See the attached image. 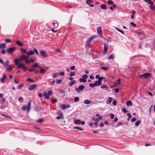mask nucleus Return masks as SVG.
Listing matches in <instances>:
<instances>
[{
  "label": "nucleus",
  "instance_id": "obj_54",
  "mask_svg": "<svg viewBox=\"0 0 155 155\" xmlns=\"http://www.w3.org/2000/svg\"><path fill=\"white\" fill-rule=\"evenodd\" d=\"M82 77L84 79H86L87 78V75L85 74L83 75Z\"/></svg>",
  "mask_w": 155,
  "mask_h": 155
},
{
  "label": "nucleus",
  "instance_id": "obj_20",
  "mask_svg": "<svg viewBox=\"0 0 155 155\" xmlns=\"http://www.w3.org/2000/svg\"><path fill=\"white\" fill-rule=\"evenodd\" d=\"M6 44L5 43H3L0 45V47L2 49H4L6 47Z\"/></svg>",
  "mask_w": 155,
  "mask_h": 155
},
{
  "label": "nucleus",
  "instance_id": "obj_18",
  "mask_svg": "<svg viewBox=\"0 0 155 155\" xmlns=\"http://www.w3.org/2000/svg\"><path fill=\"white\" fill-rule=\"evenodd\" d=\"M26 54H28V55H33L34 54L33 51L32 50L29 51L28 52H26Z\"/></svg>",
  "mask_w": 155,
  "mask_h": 155
},
{
  "label": "nucleus",
  "instance_id": "obj_30",
  "mask_svg": "<svg viewBox=\"0 0 155 155\" xmlns=\"http://www.w3.org/2000/svg\"><path fill=\"white\" fill-rule=\"evenodd\" d=\"M114 58V56L113 54H110L108 58V59H113Z\"/></svg>",
  "mask_w": 155,
  "mask_h": 155
},
{
  "label": "nucleus",
  "instance_id": "obj_8",
  "mask_svg": "<svg viewBox=\"0 0 155 155\" xmlns=\"http://www.w3.org/2000/svg\"><path fill=\"white\" fill-rule=\"evenodd\" d=\"M40 54L44 58L46 57L47 55L46 52L43 50H40Z\"/></svg>",
  "mask_w": 155,
  "mask_h": 155
},
{
  "label": "nucleus",
  "instance_id": "obj_12",
  "mask_svg": "<svg viewBox=\"0 0 155 155\" xmlns=\"http://www.w3.org/2000/svg\"><path fill=\"white\" fill-rule=\"evenodd\" d=\"M16 44L18 46L22 47L23 46V44L18 40L16 41Z\"/></svg>",
  "mask_w": 155,
  "mask_h": 155
},
{
  "label": "nucleus",
  "instance_id": "obj_28",
  "mask_svg": "<svg viewBox=\"0 0 155 155\" xmlns=\"http://www.w3.org/2000/svg\"><path fill=\"white\" fill-rule=\"evenodd\" d=\"M101 8L103 9H107L106 5L104 4L101 5Z\"/></svg>",
  "mask_w": 155,
  "mask_h": 155
},
{
  "label": "nucleus",
  "instance_id": "obj_37",
  "mask_svg": "<svg viewBox=\"0 0 155 155\" xmlns=\"http://www.w3.org/2000/svg\"><path fill=\"white\" fill-rule=\"evenodd\" d=\"M11 40L10 39H7L5 40V41L7 43H10L11 42Z\"/></svg>",
  "mask_w": 155,
  "mask_h": 155
},
{
  "label": "nucleus",
  "instance_id": "obj_4",
  "mask_svg": "<svg viewBox=\"0 0 155 155\" xmlns=\"http://www.w3.org/2000/svg\"><path fill=\"white\" fill-rule=\"evenodd\" d=\"M15 49V47L10 48L7 50V51L8 54H10L13 52Z\"/></svg>",
  "mask_w": 155,
  "mask_h": 155
},
{
  "label": "nucleus",
  "instance_id": "obj_24",
  "mask_svg": "<svg viewBox=\"0 0 155 155\" xmlns=\"http://www.w3.org/2000/svg\"><path fill=\"white\" fill-rule=\"evenodd\" d=\"M27 81H30L31 83H35V81L32 79L30 78H28L26 80Z\"/></svg>",
  "mask_w": 155,
  "mask_h": 155
},
{
  "label": "nucleus",
  "instance_id": "obj_17",
  "mask_svg": "<svg viewBox=\"0 0 155 155\" xmlns=\"http://www.w3.org/2000/svg\"><path fill=\"white\" fill-rule=\"evenodd\" d=\"M101 83L99 82L98 81H96L94 82V85L95 86H100L101 84Z\"/></svg>",
  "mask_w": 155,
  "mask_h": 155
},
{
  "label": "nucleus",
  "instance_id": "obj_14",
  "mask_svg": "<svg viewBox=\"0 0 155 155\" xmlns=\"http://www.w3.org/2000/svg\"><path fill=\"white\" fill-rule=\"evenodd\" d=\"M113 100V98L112 97H109L107 101V104H110L111 103V101Z\"/></svg>",
  "mask_w": 155,
  "mask_h": 155
},
{
  "label": "nucleus",
  "instance_id": "obj_26",
  "mask_svg": "<svg viewBox=\"0 0 155 155\" xmlns=\"http://www.w3.org/2000/svg\"><path fill=\"white\" fill-rule=\"evenodd\" d=\"M74 129L78 130L81 131H82L83 130V128L78 127H74Z\"/></svg>",
  "mask_w": 155,
  "mask_h": 155
},
{
  "label": "nucleus",
  "instance_id": "obj_63",
  "mask_svg": "<svg viewBox=\"0 0 155 155\" xmlns=\"http://www.w3.org/2000/svg\"><path fill=\"white\" fill-rule=\"evenodd\" d=\"M148 95H150L151 96H152L153 95L152 93L150 91H148Z\"/></svg>",
  "mask_w": 155,
  "mask_h": 155
},
{
  "label": "nucleus",
  "instance_id": "obj_55",
  "mask_svg": "<svg viewBox=\"0 0 155 155\" xmlns=\"http://www.w3.org/2000/svg\"><path fill=\"white\" fill-rule=\"evenodd\" d=\"M23 84H21L19 85L18 87V89H20L23 86Z\"/></svg>",
  "mask_w": 155,
  "mask_h": 155
},
{
  "label": "nucleus",
  "instance_id": "obj_23",
  "mask_svg": "<svg viewBox=\"0 0 155 155\" xmlns=\"http://www.w3.org/2000/svg\"><path fill=\"white\" fill-rule=\"evenodd\" d=\"M74 123L75 124H81V121L79 120H75L74 122Z\"/></svg>",
  "mask_w": 155,
  "mask_h": 155
},
{
  "label": "nucleus",
  "instance_id": "obj_62",
  "mask_svg": "<svg viewBox=\"0 0 155 155\" xmlns=\"http://www.w3.org/2000/svg\"><path fill=\"white\" fill-rule=\"evenodd\" d=\"M35 71V70L34 69L30 68L29 69V71L30 72H32L33 71Z\"/></svg>",
  "mask_w": 155,
  "mask_h": 155
},
{
  "label": "nucleus",
  "instance_id": "obj_3",
  "mask_svg": "<svg viewBox=\"0 0 155 155\" xmlns=\"http://www.w3.org/2000/svg\"><path fill=\"white\" fill-rule=\"evenodd\" d=\"M32 67L34 68L37 67L40 69V72L41 74H45L46 72V69L41 68V66L35 63L32 65Z\"/></svg>",
  "mask_w": 155,
  "mask_h": 155
},
{
  "label": "nucleus",
  "instance_id": "obj_32",
  "mask_svg": "<svg viewBox=\"0 0 155 155\" xmlns=\"http://www.w3.org/2000/svg\"><path fill=\"white\" fill-rule=\"evenodd\" d=\"M115 29L117 30V31H118L121 32L122 34H124V32L123 31H122V30H120V29H119L118 28H115Z\"/></svg>",
  "mask_w": 155,
  "mask_h": 155
},
{
  "label": "nucleus",
  "instance_id": "obj_51",
  "mask_svg": "<svg viewBox=\"0 0 155 155\" xmlns=\"http://www.w3.org/2000/svg\"><path fill=\"white\" fill-rule=\"evenodd\" d=\"M112 104L114 105H116L117 104V102L115 100H114L112 102Z\"/></svg>",
  "mask_w": 155,
  "mask_h": 155
},
{
  "label": "nucleus",
  "instance_id": "obj_34",
  "mask_svg": "<svg viewBox=\"0 0 155 155\" xmlns=\"http://www.w3.org/2000/svg\"><path fill=\"white\" fill-rule=\"evenodd\" d=\"M34 52H35V53L36 54L38 55H39V53H38V51L35 48H34Z\"/></svg>",
  "mask_w": 155,
  "mask_h": 155
},
{
  "label": "nucleus",
  "instance_id": "obj_45",
  "mask_svg": "<svg viewBox=\"0 0 155 155\" xmlns=\"http://www.w3.org/2000/svg\"><path fill=\"white\" fill-rule=\"evenodd\" d=\"M107 3L109 4L112 5L113 4V2L111 0H109L107 1Z\"/></svg>",
  "mask_w": 155,
  "mask_h": 155
},
{
  "label": "nucleus",
  "instance_id": "obj_60",
  "mask_svg": "<svg viewBox=\"0 0 155 155\" xmlns=\"http://www.w3.org/2000/svg\"><path fill=\"white\" fill-rule=\"evenodd\" d=\"M25 63L27 64L30 63V61L28 60L25 61Z\"/></svg>",
  "mask_w": 155,
  "mask_h": 155
},
{
  "label": "nucleus",
  "instance_id": "obj_21",
  "mask_svg": "<svg viewBox=\"0 0 155 155\" xmlns=\"http://www.w3.org/2000/svg\"><path fill=\"white\" fill-rule=\"evenodd\" d=\"M76 84V81L75 80H74L71 82L69 84V86H71L73 85L74 84Z\"/></svg>",
  "mask_w": 155,
  "mask_h": 155
},
{
  "label": "nucleus",
  "instance_id": "obj_1",
  "mask_svg": "<svg viewBox=\"0 0 155 155\" xmlns=\"http://www.w3.org/2000/svg\"><path fill=\"white\" fill-rule=\"evenodd\" d=\"M24 60V55H21L20 56L18 59H15L14 60L15 64L17 66L18 68H22L23 70L25 71H26L28 68L27 67L25 64L23 63H20V61H22Z\"/></svg>",
  "mask_w": 155,
  "mask_h": 155
},
{
  "label": "nucleus",
  "instance_id": "obj_15",
  "mask_svg": "<svg viewBox=\"0 0 155 155\" xmlns=\"http://www.w3.org/2000/svg\"><path fill=\"white\" fill-rule=\"evenodd\" d=\"M84 103L86 104H89L91 103V102L90 100L87 99L84 101Z\"/></svg>",
  "mask_w": 155,
  "mask_h": 155
},
{
  "label": "nucleus",
  "instance_id": "obj_2",
  "mask_svg": "<svg viewBox=\"0 0 155 155\" xmlns=\"http://www.w3.org/2000/svg\"><path fill=\"white\" fill-rule=\"evenodd\" d=\"M32 101L30 100L28 102V106L27 107L25 105L22 106V109L23 111L25 110H27V112H28L31 109V105Z\"/></svg>",
  "mask_w": 155,
  "mask_h": 155
},
{
  "label": "nucleus",
  "instance_id": "obj_59",
  "mask_svg": "<svg viewBox=\"0 0 155 155\" xmlns=\"http://www.w3.org/2000/svg\"><path fill=\"white\" fill-rule=\"evenodd\" d=\"M110 118L111 119H113L114 118V115L113 114H110Z\"/></svg>",
  "mask_w": 155,
  "mask_h": 155
},
{
  "label": "nucleus",
  "instance_id": "obj_40",
  "mask_svg": "<svg viewBox=\"0 0 155 155\" xmlns=\"http://www.w3.org/2000/svg\"><path fill=\"white\" fill-rule=\"evenodd\" d=\"M62 81L61 79L59 80L56 81V83L58 84H60L62 83Z\"/></svg>",
  "mask_w": 155,
  "mask_h": 155
},
{
  "label": "nucleus",
  "instance_id": "obj_25",
  "mask_svg": "<svg viewBox=\"0 0 155 155\" xmlns=\"http://www.w3.org/2000/svg\"><path fill=\"white\" fill-rule=\"evenodd\" d=\"M7 67H8L6 68L7 71H11L12 69V67L11 65H9Z\"/></svg>",
  "mask_w": 155,
  "mask_h": 155
},
{
  "label": "nucleus",
  "instance_id": "obj_47",
  "mask_svg": "<svg viewBox=\"0 0 155 155\" xmlns=\"http://www.w3.org/2000/svg\"><path fill=\"white\" fill-rule=\"evenodd\" d=\"M57 102V99L55 98H53L52 100V102L53 103H56Z\"/></svg>",
  "mask_w": 155,
  "mask_h": 155
},
{
  "label": "nucleus",
  "instance_id": "obj_31",
  "mask_svg": "<svg viewBox=\"0 0 155 155\" xmlns=\"http://www.w3.org/2000/svg\"><path fill=\"white\" fill-rule=\"evenodd\" d=\"M44 120V119H43L42 118H40V119H38L37 120V122L38 123H42L43 122Z\"/></svg>",
  "mask_w": 155,
  "mask_h": 155
},
{
  "label": "nucleus",
  "instance_id": "obj_43",
  "mask_svg": "<svg viewBox=\"0 0 155 155\" xmlns=\"http://www.w3.org/2000/svg\"><path fill=\"white\" fill-rule=\"evenodd\" d=\"M101 87L102 89L107 88H108L107 86L106 85H101Z\"/></svg>",
  "mask_w": 155,
  "mask_h": 155
},
{
  "label": "nucleus",
  "instance_id": "obj_22",
  "mask_svg": "<svg viewBox=\"0 0 155 155\" xmlns=\"http://www.w3.org/2000/svg\"><path fill=\"white\" fill-rule=\"evenodd\" d=\"M145 2H147L148 4L153 5V3L151 0H144Z\"/></svg>",
  "mask_w": 155,
  "mask_h": 155
},
{
  "label": "nucleus",
  "instance_id": "obj_9",
  "mask_svg": "<svg viewBox=\"0 0 155 155\" xmlns=\"http://www.w3.org/2000/svg\"><path fill=\"white\" fill-rule=\"evenodd\" d=\"M37 86V85L36 84H34L31 85L29 87H28V89L30 91H32Z\"/></svg>",
  "mask_w": 155,
  "mask_h": 155
},
{
  "label": "nucleus",
  "instance_id": "obj_53",
  "mask_svg": "<svg viewBox=\"0 0 155 155\" xmlns=\"http://www.w3.org/2000/svg\"><path fill=\"white\" fill-rule=\"evenodd\" d=\"M61 107H62V109H65L66 108V106L64 104H62L61 105Z\"/></svg>",
  "mask_w": 155,
  "mask_h": 155
},
{
  "label": "nucleus",
  "instance_id": "obj_49",
  "mask_svg": "<svg viewBox=\"0 0 155 155\" xmlns=\"http://www.w3.org/2000/svg\"><path fill=\"white\" fill-rule=\"evenodd\" d=\"M75 73L74 72H72L69 75L70 76H73L75 75Z\"/></svg>",
  "mask_w": 155,
  "mask_h": 155
},
{
  "label": "nucleus",
  "instance_id": "obj_10",
  "mask_svg": "<svg viewBox=\"0 0 155 155\" xmlns=\"http://www.w3.org/2000/svg\"><path fill=\"white\" fill-rule=\"evenodd\" d=\"M95 37H91V38H89L87 41V44H89L91 41L94 38H95Z\"/></svg>",
  "mask_w": 155,
  "mask_h": 155
},
{
  "label": "nucleus",
  "instance_id": "obj_48",
  "mask_svg": "<svg viewBox=\"0 0 155 155\" xmlns=\"http://www.w3.org/2000/svg\"><path fill=\"white\" fill-rule=\"evenodd\" d=\"M122 110L124 113H126L128 112V111L125 108H123Z\"/></svg>",
  "mask_w": 155,
  "mask_h": 155
},
{
  "label": "nucleus",
  "instance_id": "obj_52",
  "mask_svg": "<svg viewBox=\"0 0 155 155\" xmlns=\"http://www.w3.org/2000/svg\"><path fill=\"white\" fill-rule=\"evenodd\" d=\"M63 116H58V117H56V118L58 119V120H59L60 119H63Z\"/></svg>",
  "mask_w": 155,
  "mask_h": 155
},
{
  "label": "nucleus",
  "instance_id": "obj_16",
  "mask_svg": "<svg viewBox=\"0 0 155 155\" xmlns=\"http://www.w3.org/2000/svg\"><path fill=\"white\" fill-rule=\"evenodd\" d=\"M126 105L127 106H132V104L130 101H127Z\"/></svg>",
  "mask_w": 155,
  "mask_h": 155
},
{
  "label": "nucleus",
  "instance_id": "obj_41",
  "mask_svg": "<svg viewBox=\"0 0 155 155\" xmlns=\"http://www.w3.org/2000/svg\"><path fill=\"white\" fill-rule=\"evenodd\" d=\"M86 3L87 4H89L90 3H93V1L92 0H87L86 1Z\"/></svg>",
  "mask_w": 155,
  "mask_h": 155
},
{
  "label": "nucleus",
  "instance_id": "obj_61",
  "mask_svg": "<svg viewBox=\"0 0 155 155\" xmlns=\"http://www.w3.org/2000/svg\"><path fill=\"white\" fill-rule=\"evenodd\" d=\"M60 74L61 76H64V73L63 72H61L60 73Z\"/></svg>",
  "mask_w": 155,
  "mask_h": 155
},
{
  "label": "nucleus",
  "instance_id": "obj_42",
  "mask_svg": "<svg viewBox=\"0 0 155 155\" xmlns=\"http://www.w3.org/2000/svg\"><path fill=\"white\" fill-rule=\"evenodd\" d=\"M130 25L133 27H135L136 26V25L133 22L130 23Z\"/></svg>",
  "mask_w": 155,
  "mask_h": 155
},
{
  "label": "nucleus",
  "instance_id": "obj_6",
  "mask_svg": "<svg viewBox=\"0 0 155 155\" xmlns=\"http://www.w3.org/2000/svg\"><path fill=\"white\" fill-rule=\"evenodd\" d=\"M84 87H85L84 85H80L79 87L78 88L76 89V91L78 92H79L81 90H82L84 89Z\"/></svg>",
  "mask_w": 155,
  "mask_h": 155
},
{
  "label": "nucleus",
  "instance_id": "obj_36",
  "mask_svg": "<svg viewBox=\"0 0 155 155\" xmlns=\"http://www.w3.org/2000/svg\"><path fill=\"white\" fill-rule=\"evenodd\" d=\"M79 97H75L74 99V102H77L79 101Z\"/></svg>",
  "mask_w": 155,
  "mask_h": 155
},
{
  "label": "nucleus",
  "instance_id": "obj_33",
  "mask_svg": "<svg viewBox=\"0 0 155 155\" xmlns=\"http://www.w3.org/2000/svg\"><path fill=\"white\" fill-rule=\"evenodd\" d=\"M59 76V74L58 73H55L54 74L52 75V77H53V78H55L57 76Z\"/></svg>",
  "mask_w": 155,
  "mask_h": 155
},
{
  "label": "nucleus",
  "instance_id": "obj_13",
  "mask_svg": "<svg viewBox=\"0 0 155 155\" xmlns=\"http://www.w3.org/2000/svg\"><path fill=\"white\" fill-rule=\"evenodd\" d=\"M43 96L45 97V99H49V96L47 94V93L45 92L43 94Z\"/></svg>",
  "mask_w": 155,
  "mask_h": 155
},
{
  "label": "nucleus",
  "instance_id": "obj_29",
  "mask_svg": "<svg viewBox=\"0 0 155 155\" xmlns=\"http://www.w3.org/2000/svg\"><path fill=\"white\" fill-rule=\"evenodd\" d=\"M141 121L139 120L136 122L135 123V126L136 127H137L139 124L140 123Z\"/></svg>",
  "mask_w": 155,
  "mask_h": 155
},
{
  "label": "nucleus",
  "instance_id": "obj_46",
  "mask_svg": "<svg viewBox=\"0 0 155 155\" xmlns=\"http://www.w3.org/2000/svg\"><path fill=\"white\" fill-rule=\"evenodd\" d=\"M104 79V78L102 77H100L99 78L98 80V81L101 84V81L102 80Z\"/></svg>",
  "mask_w": 155,
  "mask_h": 155
},
{
  "label": "nucleus",
  "instance_id": "obj_57",
  "mask_svg": "<svg viewBox=\"0 0 155 155\" xmlns=\"http://www.w3.org/2000/svg\"><path fill=\"white\" fill-rule=\"evenodd\" d=\"M136 120V119L135 117L131 119V121L132 122H134Z\"/></svg>",
  "mask_w": 155,
  "mask_h": 155
},
{
  "label": "nucleus",
  "instance_id": "obj_56",
  "mask_svg": "<svg viewBox=\"0 0 155 155\" xmlns=\"http://www.w3.org/2000/svg\"><path fill=\"white\" fill-rule=\"evenodd\" d=\"M52 94V92L51 91H49L48 92V95L49 96V95H51Z\"/></svg>",
  "mask_w": 155,
  "mask_h": 155
},
{
  "label": "nucleus",
  "instance_id": "obj_50",
  "mask_svg": "<svg viewBox=\"0 0 155 155\" xmlns=\"http://www.w3.org/2000/svg\"><path fill=\"white\" fill-rule=\"evenodd\" d=\"M89 86L91 87H93L95 86V85H94V84H89Z\"/></svg>",
  "mask_w": 155,
  "mask_h": 155
},
{
  "label": "nucleus",
  "instance_id": "obj_64",
  "mask_svg": "<svg viewBox=\"0 0 155 155\" xmlns=\"http://www.w3.org/2000/svg\"><path fill=\"white\" fill-rule=\"evenodd\" d=\"M38 96L40 97H42V95L41 93H39L38 94Z\"/></svg>",
  "mask_w": 155,
  "mask_h": 155
},
{
  "label": "nucleus",
  "instance_id": "obj_11",
  "mask_svg": "<svg viewBox=\"0 0 155 155\" xmlns=\"http://www.w3.org/2000/svg\"><path fill=\"white\" fill-rule=\"evenodd\" d=\"M150 74L148 73H147L143 74L144 79H146L150 75Z\"/></svg>",
  "mask_w": 155,
  "mask_h": 155
},
{
  "label": "nucleus",
  "instance_id": "obj_38",
  "mask_svg": "<svg viewBox=\"0 0 155 155\" xmlns=\"http://www.w3.org/2000/svg\"><path fill=\"white\" fill-rule=\"evenodd\" d=\"M20 50H21V52L22 53H26V52H27L24 49V48H21V49H20Z\"/></svg>",
  "mask_w": 155,
  "mask_h": 155
},
{
  "label": "nucleus",
  "instance_id": "obj_7",
  "mask_svg": "<svg viewBox=\"0 0 155 155\" xmlns=\"http://www.w3.org/2000/svg\"><path fill=\"white\" fill-rule=\"evenodd\" d=\"M97 32L101 36H102V33L101 30V27H99L97 28Z\"/></svg>",
  "mask_w": 155,
  "mask_h": 155
},
{
  "label": "nucleus",
  "instance_id": "obj_19",
  "mask_svg": "<svg viewBox=\"0 0 155 155\" xmlns=\"http://www.w3.org/2000/svg\"><path fill=\"white\" fill-rule=\"evenodd\" d=\"M6 74H5L3 76V78L1 79V81L2 83H4V80L5 79H6Z\"/></svg>",
  "mask_w": 155,
  "mask_h": 155
},
{
  "label": "nucleus",
  "instance_id": "obj_39",
  "mask_svg": "<svg viewBox=\"0 0 155 155\" xmlns=\"http://www.w3.org/2000/svg\"><path fill=\"white\" fill-rule=\"evenodd\" d=\"M52 24L55 28H56L58 27V25L57 23H56L53 22L52 23Z\"/></svg>",
  "mask_w": 155,
  "mask_h": 155
},
{
  "label": "nucleus",
  "instance_id": "obj_35",
  "mask_svg": "<svg viewBox=\"0 0 155 155\" xmlns=\"http://www.w3.org/2000/svg\"><path fill=\"white\" fill-rule=\"evenodd\" d=\"M79 81L81 82H83L85 83L86 82V80L85 79L80 78L79 79Z\"/></svg>",
  "mask_w": 155,
  "mask_h": 155
},
{
  "label": "nucleus",
  "instance_id": "obj_44",
  "mask_svg": "<svg viewBox=\"0 0 155 155\" xmlns=\"http://www.w3.org/2000/svg\"><path fill=\"white\" fill-rule=\"evenodd\" d=\"M100 69L102 70H106L108 69V68L106 67H102L100 68Z\"/></svg>",
  "mask_w": 155,
  "mask_h": 155
},
{
  "label": "nucleus",
  "instance_id": "obj_58",
  "mask_svg": "<svg viewBox=\"0 0 155 155\" xmlns=\"http://www.w3.org/2000/svg\"><path fill=\"white\" fill-rule=\"evenodd\" d=\"M70 68L72 70H73L75 69V66H72Z\"/></svg>",
  "mask_w": 155,
  "mask_h": 155
},
{
  "label": "nucleus",
  "instance_id": "obj_27",
  "mask_svg": "<svg viewBox=\"0 0 155 155\" xmlns=\"http://www.w3.org/2000/svg\"><path fill=\"white\" fill-rule=\"evenodd\" d=\"M9 61H7L5 62L4 63V64H3V65L5 66V67H7L8 66V64L9 63Z\"/></svg>",
  "mask_w": 155,
  "mask_h": 155
},
{
  "label": "nucleus",
  "instance_id": "obj_5",
  "mask_svg": "<svg viewBox=\"0 0 155 155\" xmlns=\"http://www.w3.org/2000/svg\"><path fill=\"white\" fill-rule=\"evenodd\" d=\"M108 45L106 43H104V50L103 51L104 54H107L108 50Z\"/></svg>",
  "mask_w": 155,
  "mask_h": 155
}]
</instances>
